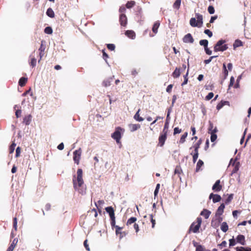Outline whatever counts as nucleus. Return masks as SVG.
<instances>
[{"label":"nucleus","mask_w":251,"mask_h":251,"mask_svg":"<svg viewBox=\"0 0 251 251\" xmlns=\"http://www.w3.org/2000/svg\"><path fill=\"white\" fill-rule=\"evenodd\" d=\"M83 171L81 169H78L77 171V176H73V183L75 190L77 191L80 194H83L85 189L83 188L84 181L82 178Z\"/></svg>","instance_id":"nucleus-1"},{"label":"nucleus","mask_w":251,"mask_h":251,"mask_svg":"<svg viewBox=\"0 0 251 251\" xmlns=\"http://www.w3.org/2000/svg\"><path fill=\"white\" fill-rule=\"evenodd\" d=\"M125 129L120 126L116 127L115 131L111 134V137L114 139L117 144L121 145V139L122 135L124 133Z\"/></svg>","instance_id":"nucleus-2"},{"label":"nucleus","mask_w":251,"mask_h":251,"mask_svg":"<svg viewBox=\"0 0 251 251\" xmlns=\"http://www.w3.org/2000/svg\"><path fill=\"white\" fill-rule=\"evenodd\" d=\"M201 222V217H198L196 219V221L194 222L190 226L189 228L188 233H190L191 232L193 233L199 232Z\"/></svg>","instance_id":"nucleus-3"},{"label":"nucleus","mask_w":251,"mask_h":251,"mask_svg":"<svg viewBox=\"0 0 251 251\" xmlns=\"http://www.w3.org/2000/svg\"><path fill=\"white\" fill-rule=\"evenodd\" d=\"M226 41L224 40H220L217 42L214 47V50L217 51H224L228 48L227 45L225 44Z\"/></svg>","instance_id":"nucleus-4"},{"label":"nucleus","mask_w":251,"mask_h":251,"mask_svg":"<svg viewBox=\"0 0 251 251\" xmlns=\"http://www.w3.org/2000/svg\"><path fill=\"white\" fill-rule=\"evenodd\" d=\"M136 221L137 218L136 217H131L128 219L126 222V225L128 226L132 224H134L133 227L136 232L137 233L139 230V227L138 224L135 223Z\"/></svg>","instance_id":"nucleus-5"},{"label":"nucleus","mask_w":251,"mask_h":251,"mask_svg":"<svg viewBox=\"0 0 251 251\" xmlns=\"http://www.w3.org/2000/svg\"><path fill=\"white\" fill-rule=\"evenodd\" d=\"M81 154V150L80 149L75 150L73 153V160L75 163H76L77 165L79 163Z\"/></svg>","instance_id":"nucleus-6"},{"label":"nucleus","mask_w":251,"mask_h":251,"mask_svg":"<svg viewBox=\"0 0 251 251\" xmlns=\"http://www.w3.org/2000/svg\"><path fill=\"white\" fill-rule=\"evenodd\" d=\"M167 135L165 133H161L158 139V145L160 147H162L165 143V142L167 139Z\"/></svg>","instance_id":"nucleus-7"},{"label":"nucleus","mask_w":251,"mask_h":251,"mask_svg":"<svg viewBox=\"0 0 251 251\" xmlns=\"http://www.w3.org/2000/svg\"><path fill=\"white\" fill-rule=\"evenodd\" d=\"M44 42V41H41V44L40 47L39 49V55L40 56V59L38 60L39 63L40 62V61L42 59V58L43 57V56L44 55V51L46 49V46L45 45H44V44H43Z\"/></svg>","instance_id":"nucleus-8"},{"label":"nucleus","mask_w":251,"mask_h":251,"mask_svg":"<svg viewBox=\"0 0 251 251\" xmlns=\"http://www.w3.org/2000/svg\"><path fill=\"white\" fill-rule=\"evenodd\" d=\"M220 180H217L212 186V190L214 192H219L222 189V185L220 184Z\"/></svg>","instance_id":"nucleus-9"},{"label":"nucleus","mask_w":251,"mask_h":251,"mask_svg":"<svg viewBox=\"0 0 251 251\" xmlns=\"http://www.w3.org/2000/svg\"><path fill=\"white\" fill-rule=\"evenodd\" d=\"M127 17L125 14H121L120 15L119 21L122 26H126L127 24Z\"/></svg>","instance_id":"nucleus-10"},{"label":"nucleus","mask_w":251,"mask_h":251,"mask_svg":"<svg viewBox=\"0 0 251 251\" xmlns=\"http://www.w3.org/2000/svg\"><path fill=\"white\" fill-rule=\"evenodd\" d=\"M183 41L184 43H193L194 41V40L190 33H188L184 36L183 38Z\"/></svg>","instance_id":"nucleus-11"},{"label":"nucleus","mask_w":251,"mask_h":251,"mask_svg":"<svg viewBox=\"0 0 251 251\" xmlns=\"http://www.w3.org/2000/svg\"><path fill=\"white\" fill-rule=\"evenodd\" d=\"M209 199H212L213 202L216 203L221 200V197L218 194H214L211 193L209 195Z\"/></svg>","instance_id":"nucleus-12"},{"label":"nucleus","mask_w":251,"mask_h":251,"mask_svg":"<svg viewBox=\"0 0 251 251\" xmlns=\"http://www.w3.org/2000/svg\"><path fill=\"white\" fill-rule=\"evenodd\" d=\"M236 240L237 243H238L243 246L246 245L245 237L243 235H238L236 237Z\"/></svg>","instance_id":"nucleus-13"},{"label":"nucleus","mask_w":251,"mask_h":251,"mask_svg":"<svg viewBox=\"0 0 251 251\" xmlns=\"http://www.w3.org/2000/svg\"><path fill=\"white\" fill-rule=\"evenodd\" d=\"M128 127L131 132H134L139 129L141 127V125L139 124H130L128 125Z\"/></svg>","instance_id":"nucleus-14"},{"label":"nucleus","mask_w":251,"mask_h":251,"mask_svg":"<svg viewBox=\"0 0 251 251\" xmlns=\"http://www.w3.org/2000/svg\"><path fill=\"white\" fill-rule=\"evenodd\" d=\"M105 211L109 214L110 219L115 218L114 210L112 206H108L105 208Z\"/></svg>","instance_id":"nucleus-15"},{"label":"nucleus","mask_w":251,"mask_h":251,"mask_svg":"<svg viewBox=\"0 0 251 251\" xmlns=\"http://www.w3.org/2000/svg\"><path fill=\"white\" fill-rule=\"evenodd\" d=\"M225 207V204L224 203H222L220 205V206L218 207L216 213V216H220L221 215L223 212L224 210Z\"/></svg>","instance_id":"nucleus-16"},{"label":"nucleus","mask_w":251,"mask_h":251,"mask_svg":"<svg viewBox=\"0 0 251 251\" xmlns=\"http://www.w3.org/2000/svg\"><path fill=\"white\" fill-rule=\"evenodd\" d=\"M18 242V239L15 238L6 251H13Z\"/></svg>","instance_id":"nucleus-17"},{"label":"nucleus","mask_w":251,"mask_h":251,"mask_svg":"<svg viewBox=\"0 0 251 251\" xmlns=\"http://www.w3.org/2000/svg\"><path fill=\"white\" fill-rule=\"evenodd\" d=\"M210 214L211 212L206 209H203V210L201 213V215L203 216L206 219L209 218Z\"/></svg>","instance_id":"nucleus-18"},{"label":"nucleus","mask_w":251,"mask_h":251,"mask_svg":"<svg viewBox=\"0 0 251 251\" xmlns=\"http://www.w3.org/2000/svg\"><path fill=\"white\" fill-rule=\"evenodd\" d=\"M125 34L129 38L131 39H134L135 37V33L133 30H126L125 32Z\"/></svg>","instance_id":"nucleus-19"},{"label":"nucleus","mask_w":251,"mask_h":251,"mask_svg":"<svg viewBox=\"0 0 251 251\" xmlns=\"http://www.w3.org/2000/svg\"><path fill=\"white\" fill-rule=\"evenodd\" d=\"M197 18V22L198 23L199 25H200V27H201L203 24V18L202 15L200 14H196V15Z\"/></svg>","instance_id":"nucleus-20"},{"label":"nucleus","mask_w":251,"mask_h":251,"mask_svg":"<svg viewBox=\"0 0 251 251\" xmlns=\"http://www.w3.org/2000/svg\"><path fill=\"white\" fill-rule=\"evenodd\" d=\"M227 104L229 105V102L228 101H223L222 100L220 103H219L216 106V108L218 110L221 109L224 105Z\"/></svg>","instance_id":"nucleus-21"},{"label":"nucleus","mask_w":251,"mask_h":251,"mask_svg":"<svg viewBox=\"0 0 251 251\" xmlns=\"http://www.w3.org/2000/svg\"><path fill=\"white\" fill-rule=\"evenodd\" d=\"M159 25L160 23L159 21L155 22V23L153 24L152 28V30L154 34H156L157 33L158 28H159Z\"/></svg>","instance_id":"nucleus-22"},{"label":"nucleus","mask_w":251,"mask_h":251,"mask_svg":"<svg viewBox=\"0 0 251 251\" xmlns=\"http://www.w3.org/2000/svg\"><path fill=\"white\" fill-rule=\"evenodd\" d=\"M239 165L240 163L239 162H237L236 163H235V162H234V163L233 164L234 168L231 172L232 175L237 172V171L239 170Z\"/></svg>","instance_id":"nucleus-23"},{"label":"nucleus","mask_w":251,"mask_h":251,"mask_svg":"<svg viewBox=\"0 0 251 251\" xmlns=\"http://www.w3.org/2000/svg\"><path fill=\"white\" fill-rule=\"evenodd\" d=\"M140 111V109H139L136 114L134 116V119L139 122H142L144 120V118L140 116L139 112Z\"/></svg>","instance_id":"nucleus-24"},{"label":"nucleus","mask_w":251,"mask_h":251,"mask_svg":"<svg viewBox=\"0 0 251 251\" xmlns=\"http://www.w3.org/2000/svg\"><path fill=\"white\" fill-rule=\"evenodd\" d=\"M180 70L178 68H176L172 74V76L174 78H177L180 75Z\"/></svg>","instance_id":"nucleus-25"},{"label":"nucleus","mask_w":251,"mask_h":251,"mask_svg":"<svg viewBox=\"0 0 251 251\" xmlns=\"http://www.w3.org/2000/svg\"><path fill=\"white\" fill-rule=\"evenodd\" d=\"M217 131V129L215 128L213 130H212L211 132L210 139H211V141L212 142H214L217 139V135L215 134V133Z\"/></svg>","instance_id":"nucleus-26"},{"label":"nucleus","mask_w":251,"mask_h":251,"mask_svg":"<svg viewBox=\"0 0 251 251\" xmlns=\"http://www.w3.org/2000/svg\"><path fill=\"white\" fill-rule=\"evenodd\" d=\"M27 81V78L22 77L19 81V85L21 86H24Z\"/></svg>","instance_id":"nucleus-27"},{"label":"nucleus","mask_w":251,"mask_h":251,"mask_svg":"<svg viewBox=\"0 0 251 251\" xmlns=\"http://www.w3.org/2000/svg\"><path fill=\"white\" fill-rule=\"evenodd\" d=\"M190 24L192 27H200V25H199L198 23L197 22V20L195 18H192L190 20Z\"/></svg>","instance_id":"nucleus-28"},{"label":"nucleus","mask_w":251,"mask_h":251,"mask_svg":"<svg viewBox=\"0 0 251 251\" xmlns=\"http://www.w3.org/2000/svg\"><path fill=\"white\" fill-rule=\"evenodd\" d=\"M30 57L31 58V61L29 62V64L30 66L34 68L36 65V59L34 56H32V54L30 55Z\"/></svg>","instance_id":"nucleus-29"},{"label":"nucleus","mask_w":251,"mask_h":251,"mask_svg":"<svg viewBox=\"0 0 251 251\" xmlns=\"http://www.w3.org/2000/svg\"><path fill=\"white\" fill-rule=\"evenodd\" d=\"M46 14L50 18H54L55 16L54 12L51 8H49L47 9Z\"/></svg>","instance_id":"nucleus-30"},{"label":"nucleus","mask_w":251,"mask_h":251,"mask_svg":"<svg viewBox=\"0 0 251 251\" xmlns=\"http://www.w3.org/2000/svg\"><path fill=\"white\" fill-rule=\"evenodd\" d=\"M236 251H251V248L250 247H237L236 248Z\"/></svg>","instance_id":"nucleus-31"},{"label":"nucleus","mask_w":251,"mask_h":251,"mask_svg":"<svg viewBox=\"0 0 251 251\" xmlns=\"http://www.w3.org/2000/svg\"><path fill=\"white\" fill-rule=\"evenodd\" d=\"M242 46H243L242 42L239 39L236 40L233 44L234 49H235L236 48H238V47H241Z\"/></svg>","instance_id":"nucleus-32"},{"label":"nucleus","mask_w":251,"mask_h":251,"mask_svg":"<svg viewBox=\"0 0 251 251\" xmlns=\"http://www.w3.org/2000/svg\"><path fill=\"white\" fill-rule=\"evenodd\" d=\"M31 121V116L29 115L27 116H25L23 122L26 125H28Z\"/></svg>","instance_id":"nucleus-33"},{"label":"nucleus","mask_w":251,"mask_h":251,"mask_svg":"<svg viewBox=\"0 0 251 251\" xmlns=\"http://www.w3.org/2000/svg\"><path fill=\"white\" fill-rule=\"evenodd\" d=\"M221 229L224 232H226L227 231L228 229V226L226 222H223L222 224Z\"/></svg>","instance_id":"nucleus-34"},{"label":"nucleus","mask_w":251,"mask_h":251,"mask_svg":"<svg viewBox=\"0 0 251 251\" xmlns=\"http://www.w3.org/2000/svg\"><path fill=\"white\" fill-rule=\"evenodd\" d=\"M188 133L187 132H185L184 133V134L181 136V138L179 141V144H183L185 142V139L186 137H187Z\"/></svg>","instance_id":"nucleus-35"},{"label":"nucleus","mask_w":251,"mask_h":251,"mask_svg":"<svg viewBox=\"0 0 251 251\" xmlns=\"http://www.w3.org/2000/svg\"><path fill=\"white\" fill-rule=\"evenodd\" d=\"M228 71L226 69V64H223V79H225L228 75Z\"/></svg>","instance_id":"nucleus-36"},{"label":"nucleus","mask_w":251,"mask_h":251,"mask_svg":"<svg viewBox=\"0 0 251 251\" xmlns=\"http://www.w3.org/2000/svg\"><path fill=\"white\" fill-rule=\"evenodd\" d=\"M182 171L180 166H176L175 170V174L178 175V176L180 177L179 175L182 173Z\"/></svg>","instance_id":"nucleus-37"},{"label":"nucleus","mask_w":251,"mask_h":251,"mask_svg":"<svg viewBox=\"0 0 251 251\" xmlns=\"http://www.w3.org/2000/svg\"><path fill=\"white\" fill-rule=\"evenodd\" d=\"M181 0H176L173 4L175 9L178 10L180 8Z\"/></svg>","instance_id":"nucleus-38"},{"label":"nucleus","mask_w":251,"mask_h":251,"mask_svg":"<svg viewBox=\"0 0 251 251\" xmlns=\"http://www.w3.org/2000/svg\"><path fill=\"white\" fill-rule=\"evenodd\" d=\"M113 80V78L112 77L109 78L106 80H105L103 82V85L105 87L109 86L111 84V81Z\"/></svg>","instance_id":"nucleus-39"},{"label":"nucleus","mask_w":251,"mask_h":251,"mask_svg":"<svg viewBox=\"0 0 251 251\" xmlns=\"http://www.w3.org/2000/svg\"><path fill=\"white\" fill-rule=\"evenodd\" d=\"M115 228H116V234L117 235H119L120 234V238H121L122 237H123V235H122V233L121 232V230H122V229L123 228V227H121L119 226H115Z\"/></svg>","instance_id":"nucleus-40"},{"label":"nucleus","mask_w":251,"mask_h":251,"mask_svg":"<svg viewBox=\"0 0 251 251\" xmlns=\"http://www.w3.org/2000/svg\"><path fill=\"white\" fill-rule=\"evenodd\" d=\"M188 74H189V69H188L186 75L183 76V77H184V81L181 84V86H183V85H185V84H186L187 83L188 80Z\"/></svg>","instance_id":"nucleus-41"},{"label":"nucleus","mask_w":251,"mask_h":251,"mask_svg":"<svg viewBox=\"0 0 251 251\" xmlns=\"http://www.w3.org/2000/svg\"><path fill=\"white\" fill-rule=\"evenodd\" d=\"M135 4V2L133 0L128 1L126 4L127 8H130Z\"/></svg>","instance_id":"nucleus-42"},{"label":"nucleus","mask_w":251,"mask_h":251,"mask_svg":"<svg viewBox=\"0 0 251 251\" xmlns=\"http://www.w3.org/2000/svg\"><path fill=\"white\" fill-rule=\"evenodd\" d=\"M208 44V41L205 39L201 40L200 41V45L204 46V48H206L207 47Z\"/></svg>","instance_id":"nucleus-43"},{"label":"nucleus","mask_w":251,"mask_h":251,"mask_svg":"<svg viewBox=\"0 0 251 251\" xmlns=\"http://www.w3.org/2000/svg\"><path fill=\"white\" fill-rule=\"evenodd\" d=\"M203 165V162L201 160H199L197 164L196 171L198 172L201 167Z\"/></svg>","instance_id":"nucleus-44"},{"label":"nucleus","mask_w":251,"mask_h":251,"mask_svg":"<svg viewBox=\"0 0 251 251\" xmlns=\"http://www.w3.org/2000/svg\"><path fill=\"white\" fill-rule=\"evenodd\" d=\"M233 198V194H231L228 196V197L225 200V203L228 204L231 202Z\"/></svg>","instance_id":"nucleus-45"},{"label":"nucleus","mask_w":251,"mask_h":251,"mask_svg":"<svg viewBox=\"0 0 251 251\" xmlns=\"http://www.w3.org/2000/svg\"><path fill=\"white\" fill-rule=\"evenodd\" d=\"M16 146V144L14 142H13L9 147V153L11 154L14 152Z\"/></svg>","instance_id":"nucleus-46"},{"label":"nucleus","mask_w":251,"mask_h":251,"mask_svg":"<svg viewBox=\"0 0 251 251\" xmlns=\"http://www.w3.org/2000/svg\"><path fill=\"white\" fill-rule=\"evenodd\" d=\"M44 32L48 34H51L52 33V29L51 27L47 26L44 29Z\"/></svg>","instance_id":"nucleus-47"},{"label":"nucleus","mask_w":251,"mask_h":251,"mask_svg":"<svg viewBox=\"0 0 251 251\" xmlns=\"http://www.w3.org/2000/svg\"><path fill=\"white\" fill-rule=\"evenodd\" d=\"M168 126H169L168 122V121H166L165 124L163 131H162V133H165V134H167Z\"/></svg>","instance_id":"nucleus-48"},{"label":"nucleus","mask_w":251,"mask_h":251,"mask_svg":"<svg viewBox=\"0 0 251 251\" xmlns=\"http://www.w3.org/2000/svg\"><path fill=\"white\" fill-rule=\"evenodd\" d=\"M151 222V227L152 228H154L155 225V220L153 219V216L152 214L150 215Z\"/></svg>","instance_id":"nucleus-49"},{"label":"nucleus","mask_w":251,"mask_h":251,"mask_svg":"<svg viewBox=\"0 0 251 251\" xmlns=\"http://www.w3.org/2000/svg\"><path fill=\"white\" fill-rule=\"evenodd\" d=\"M107 49L110 50H114L115 49V46L113 44H108L106 45Z\"/></svg>","instance_id":"nucleus-50"},{"label":"nucleus","mask_w":251,"mask_h":251,"mask_svg":"<svg viewBox=\"0 0 251 251\" xmlns=\"http://www.w3.org/2000/svg\"><path fill=\"white\" fill-rule=\"evenodd\" d=\"M208 11L210 14H214L215 12V9L213 6L210 5L208 7Z\"/></svg>","instance_id":"nucleus-51"},{"label":"nucleus","mask_w":251,"mask_h":251,"mask_svg":"<svg viewBox=\"0 0 251 251\" xmlns=\"http://www.w3.org/2000/svg\"><path fill=\"white\" fill-rule=\"evenodd\" d=\"M214 96V94L212 92H210L205 97V100H211Z\"/></svg>","instance_id":"nucleus-52"},{"label":"nucleus","mask_w":251,"mask_h":251,"mask_svg":"<svg viewBox=\"0 0 251 251\" xmlns=\"http://www.w3.org/2000/svg\"><path fill=\"white\" fill-rule=\"evenodd\" d=\"M190 154L193 156V162L195 163L198 159L199 154H193V152H192Z\"/></svg>","instance_id":"nucleus-53"},{"label":"nucleus","mask_w":251,"mask_h":251,"mask_svg":"<svg viewBox=\"0 0 251 251\" xmlns=\"http://www.w3.org/2000/svg\"><path fill=\"white\" fill-rule=\"evenodd\" d=\"M181 131V129L179 128L178 127H175L174 129V135L180 133Z\"/></svg>","instance_id":"nucleus-54"},{"label":"nucleus","mask_w":251,"mask_h":251,"mask_svg":"<svg viewBox=\"0 0 251 251\" xmlns=\"http://www.w3.org/2000/svg\"><path fill=\"white\" fill-rule=\"evenodd\" d=\"M159 188H160V184L158 183L156 185L155 189L154 192V197H156L157 195Z\"/></svg>","instance_id":"nucleus-55"},{"label":"nucleus","mask_w":251,"mask_h":251,"mask_svg":"<svg viewBox=\"0 0 251 251\" xmlns=\"http://www.w3.org/2000/svg\"><path fill=\"white\" fill-rule=\"evenodd\" d=\"M13 227L15 230L17 229V219L16 217L13 218Z\"/></svg>","instance_id":"nucleus-56"},{"label":"nucleus","mask_w":251,"mask_h":251,"mask_svg":"<svg viewBox=\"0 0 251 251\" xmlns=\"http://www.w3.org/2000/svg\"><path fill=\"white\" fill-rule=\"evenodd\" d=\"M218 56H212L211 57H210V58L208 59H206V60H205L204 61V63L205 64H209L212 60V59L214 58H215V57H217Z\"/></svg>","instance_id":"nucleus-57"},{"label":"nucleus","mask_w":251,"mask_h":251,"mask_svg":"<svg viewBox=\"0 0 251 251\" xmlns=\"http://www.w3.org/2000/svg\"><path fill=\"white\" fill-rule=\"evenodd\" d=\"M21 148L19 147H18L16 150V155H15L16 157H18L20 156V153H21Z\"/></svg>","instance_id":"nucleus-58"},{"label":"nucleus","mask_w":251,"mask_h":251,"mask_svg":"<svg viewBox=\"0 0 251 251\" xmlns=\"http://www.w3.org/2000/svg\"><path fill=\"white\" fill-rule=\"evenodd\" d=\"M204 33L207 34L209 37H211L213 35L212 32L209 29L204 30Z\"/></svg>","instance_id":"nucleus-59"},{"label":"nucleus","mask_w":251,"mask_h":251,"mask_svg":"<svg viewBox=\"0 0 251 251\" xmlns=\"http://www.w3.org/2000/svg\"><path fill=\"white\" fill-rule=\"evenodd\" d=\"M229 246H233L236 244L235 240L234 238H232L229 240Z\"/></svg>","instance_id":"nucleus-60"},{"label":"nucleus","mask_w":251,"mask_h":251,"mask_svg":"<svg viewBox=\"0 0 251 251\" xmlns=\"http://www.w3.org/2000/svg\"><path fill=\"white\" fill-rule=\"evenodd\" d=\"M103 58L106 61L107 59L109 57L108 55L105 52V50H102Z\"/></svg>","instance_id":"nucleus-61"},{"label":"nucleus","mask_w":251,"mask_h":251,"mask_svg":"<svg viewBox=\"0 0 251 251\" xmlns=\"http://www.w3.org/2000/svg\"><path fill=\"white\" fill-rule=\"evenodd\" d=\"M104 201L103 200H99L98 201L97 203H95V205L97 206V208L99 209V206H100V205H102L104 204Z\"/></svg>","instance_id":"nucleus-62"},{"label":"nucleus","mask_w":251,"mask_h":251,"mask_svg":"<svg viewBox=\"0 0 251 251\" xmlns=\"http://www.w3.org/2000/svg\"><path fill=\"white\" fill-rule=\"evenodd\" d=\"M87 240L86 239L84 241V243H83V244H84V246L85 247L86 250L88 251H90V248L89 247V245L88 244H87Z\"/></svg>","instance_id":"nucleus-63"},{"label":"nucleus","mask_w":251,"mask_h":251,"mask_svg":"<svg viewBox=\"0 0 251 251\" xmlns=\"http://www.w3.org/2000/svg\"><path fill=\"white\" fill-rule=\"evenodd\" d=\"M173 87V84H170L169 85L167 88H166V92L170 93L172 91V88Z\"/></svg>","instance_id":"nucleus-64"}]
</instances>
